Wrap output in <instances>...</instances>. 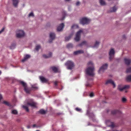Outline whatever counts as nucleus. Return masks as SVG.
Listing matches in <instances>:
<instances>
[{
	"label": "nucleus",
	"instance_id": "nucleus-10",
	"mask_svg": "<svg viewBox=\"0 0 131 131\" xmlns=\"http://www.w3.org/2000/svg\"><path fill=\"white\" fill-rule=\"evenodd\" d=\"M130 87V86L128 85H125L123 88H121L120 87V85L118 86V89L120 91H122L124 90L129 89Z\"/></svg>",
	"mask_w": 131,
	"mask_h": 131
},
{
	"label": "nucleus",
	"instance_id": "nucleus-33",
	"mask_svg": "<svg viewBox=\"0 0 131 131\" xmlns=\"http://www.w3.org/2000/svg\"><path fill=\"white\" fill-rule=\"evenodd\" d=\"M99 42L96 41L95 43V44L94 46H93V47H98L99 45Z\"/></svg>",
	"mask_w": 131,
	"mask_h": 131
},
{
	"label": "nucleus",
	"instance_id": "nucleus-14",
	"mask_svg": "<svg viewBox=\"0 0 131 131\" xmlns=\"http://www.w3.org/2000/svg\"><path fill=\"white\" fill-rule=\"evenodd\" d=\"M64 26V25L63 23L60 24L57 28V31H61Z\"/></svg>",
	"mask_w": 131,
	"mask_h": 131
},
{
	"label": "nucleus",
	"instance_id": "nucleus-51",
	"mask_svg": "<svg viewBox=\"0 0 131 131\" xmlns=\"http://www.w3.org/2000/svg\"><path fill=\"white\" fill-rule=\"evenodd\" d=\"M2 95L0 94V101L2 99Z\"/></svg>",
	"mask_w": 131,
	"mask_h": 131
},
{
	"label": "nucleus",
	"instance_id": "nucleus-25",
	"mask_svg": "<svg viewBox=\"0 0 131 131\" xmlns=\"http://www.w3.org/2000/svg\"><path fill=\"white\" fill-rule=\"evenodd\" d=\"M51 69L54 72L56 73L58 72V69L57 68L54 67H51Z\"/></svg>",
	"mask_w": 131,
	"mask_h": 131
},
{
	"label": "nucleus",
	"instance_id": "nucleus-7",
	"mask_svg": "<svg viewBox=\"0 0 131 131\" xmlns=\"http://www.w3.org/2000/svg\"><path fill=\"white\" fill-rule=\"evenodd\" d=\"M108 66V64L105 63L103 64L100 68L99 71V73H101V72H103L104 70L107 69Z\"/></svg>",
	"mask_w": 131,
	"mask_h": 131
},
{
	"label": "nucleus",
	"instance_id": "nucleus-11",
	"mask_svg": "<svg viewBox=\"0 0 131 131\" xmlns=\"http://www.w3.org/2000/svg\"><path fill=\"white\" fill-rule=\"evenodd\" d=\"M109 83L112 84L113 86V88L115 87V85L114 82L111 80H107L105 83V84H107Z\"/></svg>",
	"mask_w": 131,
	"mask_h": 131
},
{
	"label": "nucleus",
	"instance_id": "nucleus-26",
	"mask_svg": "<svg viewBox=\"0 0 131 131\" xmlns=\"http://www.w3.org/2000/svg\"><path fill=\"white\" fill-rule=\"evenodd\" d=\"M126 79L128 82H131V75H128L126 77Z\"/></svg>",
	"mask_w": 131,
	"mask_h": 131
},
{
	"label": "nucleus",
	"instance_id": "nucleus-48",
	"mask_svg": "<svg viewBox=\"0 0 131 131\" xmlns=\"http://www.w3.org/2000/svg\"><path fill=\"white\" fill-rule=\"evenodd\" d=\"M80 3L79 2H77L76 4V5L77 6H78L79 5Z\"/></svg>",
	"mask_w": 131,
	"mask_h": 131
},
{
	"label": "nucleus",
	"instance_id": "nucleus-31",
	"mask_svg": "<svg viewBox=\"0 0 131 131\" xmlns=\"http://www.w3.org/2000/svg\"><path fill=\"white\" fill-rule=\"evenodd\" d=\"M67 47L68 48H72L73 47V45L72 44L69 43L67 45Z\"/></svg>",
	"mask_w": 131,
	"mask_h": 131
},
{
	"label": "nucleus",
	"instance_id": "nucleus-37",
	"mask_svg": "<svg viewBox=\"0 0 131 131\" xmlns=\"http://www.w3.org/2000/svg\"><path fill=\"white\" fill-rule=\"evenodd\" d=\"M126 72L127 73H131V67H130L127 69Z\"/></svg>",
	"mask_w": 131,
	"mask_h": 131
},
{
	"label": "nucleus",
	"instance_id": "nucleus-50",
	"mask_svg": "<svg viewBox=\"0 0 131 131\" xmlns=\"http://www.w3.org/2000/svg\"><path fill=\"white\" fill-rule=\"evenodd\" d=\"M122 38L123 39H125L126 38L125 36V35H123L122 36Z\"/></svg>",
	"mask_w": 131,
	"mask_h": 131
},
{
	"label": "nucleus",
	"instance_id": "nucleus-43",
	"mask_svg": "<svg viewBox=\"0 0 131 131\" xmlns=\"http://www.w3.org/2000/svg\"><path fill=\"white\" fill-rule=\"evenodd\" d=\"M34 16V15L33 14V13L32 12H31L30 13L29 15V17H30L31 16Z\"/></svg>",
	"mask_w": 131,
	"mask_h": 131
},
{
	"label": "nucleus",
	"instance_id": "nucleus-23",
	"mask_svg": "<svg viewBox=\"0 0 131 131\" xmlns=\"http://www.w3.org/2000/svg\"><path fill=\"white\" fill-rule=\"evenodd\" d=\"M117 8L115 6H114L113 7L111 8L110 9V11L111 12H115Z\"/></svg>",
	"mask_w": 131,
	"mask_h": 131
},
{
	"label": "nucleus",
	"instance_id": "nucleus-15",
	"mask_svg": "<svg viewBox=\"0 0 131 131\" xmlns=\"http://www.w3.org/2000/svg\"><path fill=\"white\" fill-rule=\"evenodd\" d=\"M39 78L41 81L43 83H46L48 81L47 79L42 76L40 77Z\"/></svg>",
	"mask_w": 131,
	"mask_h": 131
},
{
	"label": "nucleus",
	"instance_id": "nucleus-2",
	"mask_svg": "<svg viewBox=\"0 0 131 131\" xmlns=\"http://www.w3.org/2000/svg\"><path fill=\"white\" fill-rule=\"evenodd\" d=\"M65 65L67 67L68 69L71 70L74 66V63L71 61H68L65 63Z\"/></svg>",
	"mask_w": 131,
	"mask_h": 131
},
{
	"label": "nucleus",
	"instance_id": "nucleus-5",
	"mask_svg": "<svg viewBox=\"0 0 131 131\" xmlns=\"http://www.w3.org/2000/svg\"><path fill=\"white\" fill-rule=\"evenodd\" d=\"M25 35V33L23 30H18L17 31L16 37L18 38H20L23 37Z\"/></svg>",
	"mask_w": 131,
	"mask_h": 131
},
{
	"label": "nucleus",
	"instance_id": "nucleus-38",
	"mask_svg": "<svg viewBox=\"0 0 131 131\" xmlns=\"http://www.w3.org/2000/svg\"><path fill=\"white\" fill-rule=\"evenodd\" d=\"M40 46L39 45H38L35 48V49L37 51H38L39 49L40 48Z\"/></svg>",
	"mask_w": 131,
	"mask_h": 131
},
{
	"label": "nucleus",
	"instance_id": "nucleus-20",
	"mask_svg": "<svg viewBox=\"0 0 131 131\" xmlns=\"http://www.w3.org/2000/svg\"><path fill=\"white\" fill-rule=\"evenodd\" d=\"M30 57L29 55H26L24 57V59L22 60V62H24L27 59L29 58Z\"/></svg>",
	"mask_w": 131,
	"mask_h": 131
},
{
	"label": "nucleus",
	"instance_id": "nucleus-49",
	"mask_svg": "<svg viewBox=\"0 0 131 131\" xmlns=\"http://www.w3.org/2000/svg\"><path fill=\"white\" fill-rule=\"evenodd\" d=\"M33 127H38V126H37L35 124H34L33 125Z\"/></svg>",
	"mask_w": 131,
	"mask_h": 131
},
{
	"label": "nucleus",
	"instance_id": "nucleus-13",
	"mask_svg": "<svg viewBox=\"0 0 131 131\" xmlns=\"http://www.w3.org/2000/svg\"><path fill=\"white\" fill-rule=\"evenodd\" d=\"M111 113L113 115L117 114H120L121 113V111L118 110H113L111 111Z\"/></svg>",
	"mask_w": 131,
	"mask_h": 131
},
{
	"label": "nucleus",
	"instance_id": "nucleus-45",
	"mask_svg": "<svg viewBox=\"0 0 131 131\" xmlns=\"http://www.w3.org/2000/svg\"><path fill=\"white\" fill-rule=\"evenodd\" d=\"M86 86L87 87H90L91 86V85L90 84L88 83L86 84Z\"/></svg>",
	"mask_w": 131,
	"mask_h": 131
},
{
	"label": "nucleus",
	"instance_id": "nucleus-24",
	"mask_svg": "<svg viewBox=\"0 0 131 131\" xmlns=\"http://www.w3.org/2000/svg\"><path fill=\"white\" fill-rule=\"evenodd\" d=\"M100 3L101 5L104 6L106 5V3L103 0H100Z\"/></svg>",
	"mask_w": 131,
	"mask_h": 131
},
{
	"label": "nucleus",
	"instance_id": "nucleus-9",
	"mask_svg": "<svg viewBox=\"0 0 131 131\" xmlns=\"http://www.w3.org/2000/svg\"><path fill=\"white\" fill-rule=\"evenodd\" d=\"M55 37V34L54 33L51 32L50 34V39L49 41V43L52 42L53 40L54 39Z\"/></svg>",
	"mask_w": 131,
	"mask_h": 131
},
{
	"label": "nucleus",
	"instance_id": "nucleus-55",
	"mask_svg": "<svg viewBox=\"0 0 131 131\" xmlns=\"http://www.w3.org/2000/svg\"><path fill=\"white\" fill-rule=\"evenodd\" d=\"M127 92V91H125V92Z\"/></svg>",
	"mask_w": 131,
	"mask_h": 131
},
{
	"label": "nucleus",
	"instance_id": "nucleus-39",
	"mask_svg": "<svg viewBox=\"0 0 131 131\" xmlns=\"http://www.w3.org/2000/svg\"><path fill=\"white\" fill-rule=\"evenodd\" d=\"M122 100L123 102L125 103L126 101L127 100L126 98L123 97L122 98Z\"/></svg>",
	"mask_w": 131,
	"mask_h": 131
},
{
	"label": "nucleus",
	"instance_id": "nucleus-18",
	"mask_svg": "<svg viewBox=\"0 0 131 131\" xmlns=\"http://www.w3.org/2000/svg\"><path fill=\"white\" fill-rule=\"evenodd\" d=\"M24 90L27 93H29L31 91V89L27 88V86L24 88Z\"/></svg>",
	"mask_w": 131,
	"mask_h": 131
},
{
	"label": "nucleus",
	"instance_id": "nucleus-47",
	"mask_svg": "<svg viewBox=\"0 0 131 131\" xmlns=\"http://www.w3.org/2000/svg\"><path fill=\"white\" fill-rule=\"evenodd\" d=\"M58 82L57 81H56L54 82V85L56 86H57L58 85L57 84Z\"/></svg>",
	"mask_w": 131,
	"mask_h": 131
},
{
	"label": "nucleus",
	"instance_id": "nucleus-32",
	"mask_svg": "<svg viewBox=\"0 0 131 131\" xmlns=\"http://www.w3.org/2000/svg\"><path fill=\"white\" fill-rule=\"evenodd\" d=\"M16 44L15 43H14L11 45L10 47V49H14L15 47Z\"/></svg>",
	"mask_w": 131,
	"mask_h": 131
},
{
	"label": "nucleus",
	"instance_id": "nucleus-4",
	"mask_svg": "<svg viewBox=\"0 0 131 131\" xmlns=\"http://www.w3.org/2000/svg\"><path fill=\"white\" fill-rule=\"evenodd\" d=\"M90 21V20L88 19L85 17L83 18L80 20V23L84 25L89 24Z\"/></svg>",
	"mask_w": 131,
	"mask_h": 131
},
{
	"label": "nucleus",
	"instance_id": "nucleus-44",
	"mask_svg": "<svg viewBox=\"0 0 131 131\" xmlns=\"http://www.w3.org/2000/svg\"><path fill=\"white\" fill-rule=\"evenodd\" d=\"M5 27H3L2 29L0 31V34H1V33H2V32H3L4 30H5Z\"/></svg>",
	"mask_w": 131,
	"mask_h": 131
},
{
	"label": "nucleus",
	"instance_id": "nucleus-35",
	"mask_svg": "<svg viewBox=\"0 0 131 131\" xmlns=\"http://www.w3.org/2000/svg\"><path fill=\"white\" fill-rule=\"evenodd\" d=\"M23 107L26 111L27 112H28L29 111V110L28 107L27 106H23Z\"/></svg>",
	"mask_w": 131,
	"mask_h": 131
},
{
	"label": "nucleus",
	"instance_id": "nucleus-40",
	"mask_svg": "<svg viewBox=\"0 0 131 131\" xmlns=\"http://www.w3.org/2000/svg\"><path fill=\"white\" fill-rule=\"evenodd\" d=\"M75 110L77 111L80 112L81 111V109L77 107L75 108Z\"/></svg>",
	"mask_w": 131,
	"mask_h": 131
},
{
	"label": "nucleus",
	"instance_id": "nucleus-29",
	"mask_svg": "<svg viewBox=\"0 0 131 131\" xmlns=\"http://www.w3.org/2000/svg\"><path fill=\"white\" fill-rule=\"evenodd\" d=\"M39 113L42 114H45L46 113V111L43 109H41L39 111Z\"/></svg>",
	"mask_w": 131,
	"mask_h": 131
},
{
	"label": "nucleus",
	"instance_id": "nucleus-34",
	"mask_svg": "<svg viewBox=\"0 0 131 131\" xmlns=\"http://www.w3.org/2000/svg\"><path fill=\"white\" fill-rule=\"evenodd\" d=\"M79 27V26L77 25L74 24L73 25L71 29H74V28H78Z\"/></svg>",
	"mask_w": 131,
	"mask_h": 131
},
{
	"label": "nucleus",
	"instance_id": "nucleus-41",
	"mask_svg": "<svg viewBox=\"0 0 131 131\" xmlns=\"http://www.w3.org/2000/svg\"><path fill=\"white\" fill-rule=\"evenodd\" d=\"M71 38V36H70L67 37H66L65 38V40L66 41H68Z\"/></svg>",
	"mask_w": 131,
	"mask_h": 131
},
{
	"label": "nucleus",
	"instance_id": "nucleus-42",
	"mask_svg": "<svg viewBox=\"0 0 131 131\" xmlns=\"http://www.w3.org/2000/svg\"><path fill=\"white\" fill-rule=\"evenodd\" d=\"M66 13L65 12H64V14L63 16V17L61 19V20H62L64 19L65 18V16L66 15Z\"/></svg>",
	"mask_w": 131,
	"mask_h": 131
},
{
	"label": "nucleus",
	"instance_id": "nucleus-8",
	"mask_svg": "<svg viewBox=\"0 0 131 131\" xmlns=\"http://www.w3.org/2000/svg\"><path fill=\"white\" fill-rule=\"evenodd\" d=\"M82 32V31L81 30H80L77 32L76 34V36L75 38V41H78L79 40L81 33Z\"/></svg>",
	"mask_w": 131,
	"mask_h": 131
},
{
	"label": "nucleus",
	"instance_id": "nucleus-19",
	"mask_svg": "<svg viewBox=\"0 0 131 131\" xmlns=\"http://www.w3.org/2000/svg\"><path fill=\"white\" fill-rule=\"evenodd\" d=\"M13 4L15 7L17 6L18 3V0H13Z\"/></svg>",
	"mask_w": 131,
	"mask_h": 131
},
{
	"label": "nucleus",
	"instance_id": "nucleus-56",
	"mask_svg": "<svg viewBox=\"0 0 131 131\" xmlns=\"http://www.w3.org/2000/svg\"><path fill=\"white\" fill-rule=\"evenodd\" d=\"M36 131H39V130H36Z\"/></svg>",
	"mask_w": 131,
	"mask_h": 131
},
{
	"label": "nucleus",
	"instance_id": "nucleus-30",
	"mask_svg": "<svg viewBox=\"0 0 131 131\" xmlns=\"http://www.w3.org/2000/svg\"><path fill=\"white\" fill-rule=\"evenodd\" d=\"M20 83L22 85L24 88L27 86L26 84L23 81H21L20 82Z\"/></svg>",
	"mask_w": 131,
	"mask_h": 131
},
{
	"label": "nucleus",
	"instance_id": "nucleus-28",
	"mask_svg": "<svg viewBox=\"0 0 131 131\" xmlns=\"http://www.w3.org/2000/svg\"><path fill=\"white\" fill-rule=\"evenodd\" d=\"M87 42L86 41H83L82 43L80 44L79 45V46H81L84 45H86Z\"/></svg>",
	"mask_w": 131,
	"mask_h": 131
},
{
	"label": "nucleus",
	"instance_id": "nucleus-1",
	"mask_svg": "<svg viewBox=\"0 0 131 131\" xmlns=\"http://www.w3.org/2000/svg\"><path fill=\"white\" fill-rule=\"evenodd\" d=\"M88 65L90 67L87 68L86 70V74L89 75L93 76L94 75L93 71L94 68L93 64L91 61H90L88 63Z\"/></svg>",
	"mask_w": 131,
	"mask_h": 131
},
{
	"label": "nucleus",
	"instance_id": "nucleus-46",
	"mask_svg": "<svg viewBox=\"0 0 131 131\" xmlns=\"http://www.w3.org/2000/svg\"><path fill=\"white\" fill-rule=\"evenodd\" d=\"M90 97H92L94 96V94L93 93H90Z\"/></svg>",
	"mask_w": 131,
	"mask_h": 131
},
{
	"label": "nucleus",
	"instance_id": "nucleus-17",
	"mask_svg": "<svg viewBox=\"0 0 131 131\" xmlns=\"http://www.w3.org/2000/svg\"><path fill=\"white\" fill-rule=\"evenodd\" d=\"M84 53V51L83 50H80L76 51H74V55H76L78 54L81 53Z\"/></svg>",
	"mask_w": 131,
	"mask_h": 131
},
{
	"label": "nucleus",
	"instance_id": "nucleus-54",
	"mask_svg": "<svg viewBox=\"0 0 131 131\" xmlns=\"http://www.w3.org/2000/svg\"><path fill=\"white\" fill-rule=\"evenodd\" d=\"M92 116H94V114H92Z\"/></svg>",
	"mask_w": 131,
	"mask_h": 131
},
{
	"label": "nucleus",
	"instance_id": "nucleus-22",
	"mask_svg": "<svg viewBox=\"0 0 131 131\" xmlns=\"http://www.w3.org/2000/svg\"><path fill=\"white\" fill-rule=\"evenodd\" d=\"M3 103L4 104H5L6 105L9 106V107H12V106L11 105V104H10V103L6 101H4L3 102Z\"/></svg>",
	"mask_w": 131,
	"mask_h": 131
},
{
	"label": "nucleus",
	"instance_id": "nucleus-53",
	"mask_svg": "<svg viewBox=\"0 0 131 131\" xmlns=\"http://www.w3.org/2000/svg\"><path fill=\"white\" fill-rule=\"evenodd\" d=\"M1 71H0V75H1Z\"/></svg>",
	"mask_w": 131,
	"mask_h": 131
},
{
	"label": "nucleus",
	"instance_id": "nucleus-57",
	"mask_svg": "<svg viewBox=\"0 0 131 131\" xmlns=\"http://www.w3.org/2000/svg\"><path fill=\"white\" fill-rule=\"evenodd\" d=\"M28 127V128H29V127Z\"/></svg>",
	"mask_w": 131,
	"mask_h": 131
},
{
	"label": "nucleus",
	"instance_id": "nucleus-3",
	"mask_svg": "<svg viewBox=\"0 0 131 131\" xmlns=\"http://www.w3.org/2000/svg\"><path fill=\"white\" fill-rule=\"evenodd\" d=\"M27 104L31 107L35 108L37 107L36 105L37 104L36 103L34 102L32 99H30L29 101L27 102Z\"/></svg>",
	"mask_w": 131,
	"mask_h": 131
},
{
	"label": "nucleus",
	"instance_id": "nucleus-27",
	"mask_svg": "<svg viewBox=\"0 0 131 131\" xmlns=\"http://www.w3.org/2000/svg\"><path fill=\"white\" fill-rule=\"evenodd\" d=\"M31 88L35 90H37L38 89V87L35 84L31 85Z\"/></svg>",
	"mask_w": 131,
	"mask_h": 131
},
{
	"label": "nucleus",
	"instance_id": "nucleus-52",
	"mask_svg": "<svg viewBox=\"0 0 131 131\" xmlns=\"http://www.w3.org/2000/svg\"><path fill=\"white\" fill-rule=\"evenodd\" d=\"M70 0H65L66 1H69Z\"/></svg>",
	"mask_w": 131,
	"mask_h": 131
},
{
	"label": "nucleus",
	"instance_id": "nucleus-36",
	"mask_svg": "<svg viewBox=\"0 0 131 131\" xmlns=\"http://www.w3.org/2000/svg\"><path fill=\"white\" fill-rule=\"evenodd\" d=\"M18 112L16 110H12V113L13 114H17Z\"/></svg>",
	"mask_w": 131,
	"mask_h": 131
},
{
	"label": "nucleus",
	"instance_id": "nucleus-12",
	"mask_svg": "<svg viewBox=\"0 0 131 131\" xmlns=\"http://www.w3.org/2000/svg\"><path fill=\"white\" fill-rule=\"evenodd\" d=\"M106 124L108 125V126L111 127L113 128L114 127V125L113 123L112 122H111L110 121L107 120L106 122Z\"/></svg>",
	"mask_w": 131,
	"mask_h": 131
},
{
	"label": "nucleus",
	"instance_id": "nucleus-6",
	"mask_svg": "<svg viewBox=\"0 0 131 131\" xmlns=\"http://www.w3.org/2000/svg\"><path fill=\"white\" fill-rule=\"evenodd\" d=\"M115 54V51L113 48L111 49L109 52V59L111 60L113 58Z\"/></svg>",
	"mask_w": 131,
	"mask_h": 131
},
{
	"label": "nucleus",
	"instance_id": "nucleus-21",
	"mask_svg": "<svg viewBox=\"0 0 131 131\" xmlns=\"http://www.w3.org/2000/svg\"><path fill=\"white\" fill-rule=\"evenodd\" d=\"M52 53L51 52H50L48 56L45 54H44L43 55V57L45 58H48L51 57L52 56Z\"/></svg>",
	"mask_w": 131,
	"mask_h": 131
},
{
	"label": "nucleus",
	"instance_id": "nucleus-16",
	"mask_svg": "<svg viewBox=\"0 0 131 131\" xmlns=\"http://www.w3.org/2000/svg\"><path fill=\"white\" fill-rule=\"evenodd\" d=\"M124 60L125 64L128 65H129L131 62V60L129 59L125 58Z\"/></svg>",
	"mask_w": 131,
	"mask_h": 131
}]
</instances>
